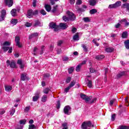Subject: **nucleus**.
<instances>
[{
  "label": "nucleus",
  "mask_w": 129,
  "mask_h": 129,
  "mask_svg": "<svg viewBox=\"0 0 129 129\" xmlns=\"http://www.w3.org/2000/svg\"><path fill=\"white\" fill-rule=\"evenodd\" d=\"M38 33H34L30 35H29V39H32V38H35V37H38Z\"/></svg>",
  "instance_id": "412c9836"
},
{
  "label": "nucleus",
  "mask_w": 129,
  "mask_h": 129,
  "mask_svg": "<svg viewBox=\"0 0 129 129\" xmlns=\"http://www.w3.org/2000/svg\"><path fill=\"white\" fill-rule=\"evenodd\" d=\"M76 84V82H75V81H73L71 82L69 85V87L71 88L72 87H73V86H74Z\"/></svg>",
  "instance_id": "c9c22d12"
},
{
  "label": "nucleus",
  "mask_w": 129,
  "mask_h": 129,
  "mask_svg": "<svg viewBox=\"0 0 129 129\" xmlns=\"http://www.w3.org/2000/svg\"><path fill=\"white\" fill-rule=\"evenodd\" d=\"M36 128V126L34 124H31L29 125V129H35Z\"/></svg>",
  "instance_id": "8fccbe9b"
},
{
  "label": "nucleus",
  "mask_w": 129,
  "mask_h": 129,
  "mask_svg": "<svg viewBox=\"0 0 129 129\" xmlns=\"http://www.w3.org/2000/svg\"><path fill=\"white\" fill-rule=\"evenodd\" d=\"M73 39L75 40V41H78L79 40V36H78V34H76L73 37Z\"/></svg>",
  "instance_id": "4c0bfd02"
},
{
  "label": "nucleus",
  "mask_w": 129,
  "mask_h": 129,
  "mask_svg": "<svg viewBox=\"0 0 129 129\" xmlns=\"http://www.w3.org/2000/svg\"><path fill=\"white\" fill-rule=\"evenodd\" d=\"M70 81H71V77H69L67 78L66 82V83H70Z\"/></svg>",
  "instance_id": "5fc2aeb1"
},
{
  "label": "nucleus",
  "mask_w": 129,
  "mask_h": 129,
  "mask_svg": "<svg viewBox=\"0 0 129 129\" xmlns=\"http://www.w3.org/2000/svg\"><path fill=\"white\" fill-rule=\"evenodd\" d=\"M123 8L124 9H126L127 11H129V4L126 3L123 5Z\"/></svg>",
  "instance_id": "a878e982"
},
{
  "label": "nucleus",
  "mask_w": 129,
  "mask_h": 129,
  "mask_svg": "<svg viewBox=\"0 0 129 129\" xmlns=\"http://www.w3.org/2000/svg\"><path fill=\"white\" fill-rule=\"evenodd\" d=\"M125 74V72H122L120 73H119L118 75H117V78H120L121 76H123Z\"/></svg>",
  "instance_id": "393cba45"
},
{
  "label": "nucleus",
  "mask_w": 129,
  "mask_h": 129,
  "mask_svg": "<svg viewBox=\"0 0 129 129\" xmlns=\"http://www.w3.org/2000/svg\"><path fill=\"white\" fill-rule=\"evenodd\" d=\"M62 19L63 20V21H64V22H67V21H69V18L66 16H63L62 17Z\"/></svg>",
  "instance_id": "13d9d810"
},
{
  "label": "nucleus",
  "mask_w": 129,
  "mask_h": 129,
  "mask_svg": "<svg viewBox=\"0 0 129 129\" xmlns=\"http://www.w3.org/2000/svg\"><path fill=\"white\" fill-rule=\"evenodd\" d=\"M45 10L47 12H50L51 10V6L49 5H46L45 6Z\"/></svg>",
  "instance_id": "a211bd4d"
},
{
  "label": "nucleus",
  "mask_w": 129,
  "mask_h": 129,
  "mask_svg": "<svg viewBox=\"0 0 129 129\" xmlns=\"http://www.w3.org/2000/svg\"><path fill=\"white\" fill-rule=\"evenodd\" d=\"M7 66H10L11 68H16V62L14 60L10 61L9 60L7 61Z\"/></svg>",
  "instance_id": "6e6552de"
},
{
  "label": "nucleus",
  "mask_w": 129,
  "mask_h": 129,
  "mask_svg": "<svg viewBox=\"0 0 129 129\" xmlns=\"http://www.w3.org/2000/svg\"><path fill=\"white\" fill-rule=\"evenodd\" d=\"M83 20L85 23H89V22L91 21L90 19L88 17L84 18Z\"/></svg>",
  "instance_id": "7c9ffc66"
},
{
  "label": "nucleus",
  "mask_w": 129,
  "mask_h": 129,
  "mask_svg": "<svg viewBox=\"0 0 129 129\" xmlns=\"http://www.w3.org/2000/svg\"><path fill=\"white\" fill-rule=\"evenodd\" d=\"M4 2L6 5L8 6L9 8H11L14 5V0H4Z\"/></svg>",
  "instance_id": "9d476101"
},
{
  "label": "nucleus",
  "mask_w": 129,
  "mask_h": 129,
  "mask_svg": "<svg viewBox=\"0 0 129 129\" xmlns=\"http://www.w3.org/2000/svg\"><path fill=\"white\" fill-rule=\"evenodd\" d=\"M37 3V0H33L32 5L34 8L36 7V3Z\"/></svg>",
  "instance_id": "338daca9"
},
{
  "label": "nucleus",
  "mask_w": 129,
  "mask_h": 129,
  "mask_svg": "<svg viewBox=\"0 0 129 129\" xmlns=\"http://www.w3.org/2000/svg\"><path fill=\"white\" fill-rule=\"evenodd\" d=\"M63 61H68L69 60V58L67 56H64L62 58Z\"/></svg>",
  "instance_id": "e2e57ef3"
},
{
  "label": "nucleus",
  "mask_w": 129,
  "mask_h": 129,
  "mask_svg": "<svg viewBox=\"0 0 129 129\" xmlns=\"http://www.w3.org/2000/svg\"><path fill=\"white\" fill-rule=\"evenodd\" d=\"M80 97L81 98H82V99H83L84 100H85V102H86V103H88V102H89V101H90L91 98H92V96H90L88 97L87 96H86V95L81 94L80 95Z\"/></svg>",
  "instance_id": "20e7f679"
},
{
  "label": "nucleus",
  "mask_w": 129,
  "mask_h": 129,
  "mask_svg": "<svg viewBox=\"0 0 129 129\" xmlns=\"http://www.w3.org/2000/svg\"><path fill=\"white\" fill-rule=\"evenodd\" d=\"M49 91H50V89H49V88H45L43 89V92L45 94H48L49 93Z\"/></svg>",
  "instance_id": "5701e85b"
},
{
  "label": "nucleus",
  "mask_w": 129,
  "mask_h": 129,
  "mask_svg": "<svg viewBox=\"0 0 129 129\" xmlns=\"http://www.w3.org/2000/svg\"><path fill=\"white\" fill-rule=\"evenodd\" d=\"M118 129H128V127H127V126H126L121 125V126H119V128Z\"/></svg>",
  "instance_id": "de8ad7c7"
},
{
  "label": "nucleus",
  "mask_w": 129,
  "mask_h": 129,
  "mask_svg": "<svg viewBox=\"0 0 129 129\" xmlns=\"http://www.w3.org/2000/svg\"><path fill=\"white\" fill-rule=\"evenodd\" d=\"M97 39H94L93 40V42L94 43L95 45H96V46H99V43H97Z\"/></svg>",
  "instance_id": "49530a36"
},
{
  "label": "nucleus",
  "mask_w": 129,
  "mask_h": 129,
  "mask_svg": "<svg viewBox=\"0 0 129 129\" xmlns=\"http://www.w3.org/2000/svg\"><path fill=\"white\" fill-rule=\"evenodd\" d=\"M86 80H87L86 84L88 87H89V88H92L93 85L92 84V81L91 80V76H87Z\"/></svg>",
  "instance_id": "f03ea898"
},
{
  "label": "nucleus",
  "mask_w": 129,
  "mask_h": 129,
  "mask_svg": "<svg viewBox=\"0 0 129 129\" xmlns=\"http://www.w3.org/2000/svg\"><path fill=\"white\" fill-rule=\"evenodd\" d=\"M76 9L78 13H82V12H84L85 11L83 8H80L77 6H76Z\"/></svg>",
  "instance_id": "f3484780"
},
{
  "label": "nucleus",
  "mask_w": 129,
  "mask_h": 129,
  "mask_svg": "<svg viewBox=\"0 0 129 129\" xmlns=\"http://www.w3.org/2000/svg\"><path fill=\"white\" fill-rule=\"evenodd\" d=\"M69 74H71L74 71V68L71 67V68L68 69Z\"/></svg>",
  "instance_id": "37998d69"
},
{
  "label": "nucleus",
  "mask_w": 129,
  "mask_h": 129,
  "mask_svg": "<svg viewBox=\"0 0 129 129\" xmlns=\"http://www.w3.org/2000/svg\"><path fill=\"white\" fill-rule=\"evenodd\" d=\"M121 5V2L120 1H118L114 4L110 5L108 7V9H115L116 8H118Z\"/></svg>",
  "instance_id": "39448f33"
},
{
  "label": "nucleus",
  "mask_w": 129,
  "mask_h": 129,
  "mask_svg": "<svg viewBox=\"0 0 129 129\" xmlns=\"http://www.w3.org/2000/svg\"><path fill=\"white\" fill-rule=\"evenodd\" d=\"M32 25H33L32 23H31L30 22H26L25 24V27H32Z\"/></svg>",
  "instance_id": "ea45409f"
},
{
  "label": "nucleus",
  "mask_w": 129,
  "mask_h": 129,
  "mask_svg": "<svg viewBox=\"0 0 129 129\" xmlns=\"http://www.w3.org/2000/svg\"><path fill=\"white\" fill-rule=\"evenodd\" d=\"M33 16H34V14L33 13V10H28L27 12L28 18H29V19H31V18H33Z\"/></svg>",
  "instance_id": "4468645a"
},
{
  "label": "nucleus",
  "mask_w": 129,
  "mask_h": 129,
  "mask_svg": "<svg viewBox=\"0 0 129 129\" xmlns=\"http://www.w3.org/2000/svg\"><path fill=\"white\" fill-rule=\"evenodd\" d=\"M9 49H10V47L9 46H3L2 47V49L4 50V52H7Z\"/></svg>",
  "instance_id": "f704fd0d"
},
{
  "label": "nucleus",
  "mask_w": 129,
  "mask_h": 129,
  "mask_svg": "<svg viewBox=\"0 0 129 129\" xmlns=\"http://www.w3.org/2000/svg\"><path fill=\"white\" fill-rule=\"evenodd\" d=\"M40 94H41V91L40 90H38L35 93V95L40 96Z\"/></svg>",
  "instance_id": "864d4df0"
},
{
  "label": "nucleus",
  "mask_w": 129,
  "mask_h": 129,
  "mask_svg": "<svg viewBox=\"0 0 129 129\" xmlns=\"http://www.w3.org/2000/svg\"><path fill=\"white\" fill-rule=\"evenodd\" d=\"M126 37H127V32H123L122 34V38L124 39V38H126Z\"/></svg>",
  "instance_id": "e433bc0d"
},
{
  "label": "nucleus",
  "mask_w": 129,
  "mask_h": 129,
  "mask_svg": "<svg viewBox=\"0 0 129 129\" xmlns=\"http://www.w3.org/2000/svg\"><path fill=\"white\" fill-rule=\"evenodd\" d=\"M6 15H7V11L5 10H3L1 11V19H0V22H2V21H4V20H5V17H6Z\"/></svg>",
  "instance_id": "9b49d317"
},
{
  "label": "nucleus",
  "mask_w": 129,
  "mask_h": 129,
  "mask_svg": "<svg viewBox=\"0 0 129 129\" xmlns=\"http://www.w3.org/2000/svg\"><path fill=\"white\" fill-rule=\"evenodd\" d=\"M82 1L81 0H77L76 2V5L80 6V5H82Z\"/></svg>",
  "instance_id": "052dcab7"
},
{
  "label": "nucleus",
  "mask_w": 129,
  "mask_h": 129,
  "mask_svg": "<svg viewBox=\"0 0 129 129\" xmlns=\"http://www.w3.org/2000/svg\"><path fill=\"white\" fill-rule=\"evenodd\" d=\"M58 8V6H54L52 10H51L52 13H56L57 12V8Z\"/></svg>",
  "instance_id": "a19ab883"
},
{
  "label": "nucleus",
  "mask_w": 129,
  "mask_h": 129,
  "mask_svg": "<svg viewBox=\"0 0 129 129\" xmlns=\"http://www.w3.org/2000/svg\"><path fill=\"white\" fill-rule=\"evenodd\" d=\"M11 13L13 17H16V16H17V10L13 9L11 11Z\"/></svg>",
  "instance_id": "6ab92c4d"
},
{
  "label": "nucleus",
  "mask_w": 129,
  "mask_h": 129,
  "mask_svg": "<svg viewBox=\"0 0 129 129\" xmlns=\"http://www.w3.org/2000/svg\"><path fill=\"white\" fill-rule=\"evenodd\" d=\"M81 64H79L76 68V71L77 72H79L80 71V69L81 68Z\"/></svg>",
  "instance_id": "79ce46f5"
},
{
  "label": "nucleus",
  "mask_w": 129,
  "mask_h": 129,
  "mask_svg": "<svg viewBox=\"0 0 129 129\" xmlns=\"http://www.w3.org/2000/svg\"><path fill=\"white\" fill-rule=\"evenodd\" d=\"M47 97L46 95H44L42 96L41 98V101L42 102H46L47 101Z\"/></svg>",
  "instance_id": "aec40b11"
},
{
  "label": "nucleus",
  "mask_w": 129,
  "mask_h": 129,
  "mask_svg": "<svg viewBox=\"0 0 129 129\" xmlns=\"http://www.w3.org/2000/svg\"><path fill=\"white\" fill-rule=\"evenodd\" d=\"M61 28L62 30H65L66 29H67L68 28V25L67 24L61 23L59 24V26H58Z\"/></svg>",
  "instance_id": "ddd939ff"
},
{
  "label": "nucleus",
  "mask_w": 129,
  "mask_h": 129,
  "mask_svg": "<svg viewBox=\"0 0 129 129\" xmlns=\"http://www.w3.org/2000/svg\"><path fill=\"white\" fill-rule=\"evenodd\" d=\"M71 88L69 86V87L65 88L64 92H66V93H67V92H68L70 90Z\"/></svg>",
  "instance_id": "4d7b16f0"
},
{
  "label": "nucleus",
  "mask_w": 129,
  "mask_h": 129,
  "mask_svg": "<svg viewBox=\"0 0 129 129\" xmlns=\"http://www.w3.org/2000/svg\"><path fill=\"white\" fill-rule=\"evenodd\" d=\"M26 121H27L26 120V119L21 120L20 121V124H25L26 123Z\"/></svg>",
  "instance_id": "6e6d98bb"
},
{
  "label": "nucleus",
  "mask_w": 129,
  "mask_h": 129,
  "mask_svg": "<svg viewBox=\"0 0 129 129\" xmlns=\"http://www.w3.org/2000/svg\"><path fill=\"white\" fill-rule=\"evenodd\" d=\"M112 51H113V48H112L109 47L105 49V51L107 52V53H110L112 52Z\"/></svg>",
  "instance_id": "bb28decb"
},
{
  "label": "nucleus",
  "mask_w": 129,
  "mask_h": 129,
  "mask_svg": "<svg viewBox=\"0 0 129 129\" xmlns=\"http://www.w3.org/2000/svg\"><path fill=\"white\" fill-rule=\"evenodd\" d=\"M90 72L91 73H94V72H95V70H94L93 68H90Z\"/></svg>",
  "instance_id": "0e129e2a"
},
{
  "label": "nucleus",
  "mask_w": 129,
  "mask_h": 129,
  "mask_svg": "<svg viewBox=\"0 0 129 129\" xmlns=\"http://www.w3.org/2000/svg\"><path fill=\"white\" fill-rule=\"evenodd\" d=\"M47 117H52V116H53V115H54V113H53V112H52V111H49L47 114Z\"/></svg>",
  "instance_id": "2f4dec72"
},
{
  "label": "nucleus",
  "mask_w": 129,
  "mask_h": 129,
  "mask_svg": "<svg viewBox=\"0 0 129 129\" xmlns=\"http://www.w3.org/2000/svg\"><path fill=\"white\" fill-rule=\"evenodd\" d=\"M3 46H11V43L10 41H5L3 43Z\"/></svg>",
  "instance_id": "c03bdc74"
},
{
  "label": "nucleus",
  "mask_w": 129,
  "mask_h": 129,
  "mask_svg": "<svg viewBox=\"0 0 129 129\" xmlns=\"http://www.w3.org/2000/svg\"><path fill=\"white\" fill-rule=\"evenodd\" d=\"M63 44V41L62 40H58L57 42V46H61Z\"/></svg>",
  "instance_id": "680f3d73"
},
{
  "label": "nucleus",
  "mask_w": 129,
  "mask_h": 129,
  "mask_svg": "<svg viewBox=\"0 0 129 129\" xmlns=\"http://www.w3.org/2000/svg\"><path fill=\"white\" fill-rule=\"evenodd\" d=\"M60 101H57V104L56 105V108H57V109H59V108H60Z\"/></svg>",
  "instance_id": "69168bd1"
},
{
  "label": "nucleus",
  "mask_w": 129,
  "mask_h": 129,
  "mask_svg": "<svg viewBox=\"0 0 129 129\" xmlns=\"http://www.w3.org/2000/svg\"><path fill=\"white\" fill-rule=\"evenodd\" d=\"M15 42L16 43V45L18 46L19 48H21L22 44L20 43V37L16 36L15 37Z\"/></svg>",
  "instance_id": "f8f14e48"
},
{
  "label": "nucleus",
  "mask_w": 129,
  "mask_h": 129,
  "mask_svg": "<svg viewBox=\"0 0 129 129\" xmlns=\"http://www.w3.org/2000/svg\"><path fill=\"white\" fill-rule=\"evenodd\" d=\"M39 98H40V96H37L35 95L33 97V101H37L38 99H39Z\"/></svg>",
  "instance_id": "cd10ccee"
},
{
  "label": "nucleus",
  "mask_w": 129,
  "mask_h": 129,
  "mask_svg": "<svg viewBox=\"0 0 129 129\" xmlns=\"http://www.w3.org/2000/svg\"><path fill=\"white\" fill-rule=\"evenodd\" d=\"M90 6H94L96 5V0H89Z\"/></svg>",
  "instance_id": "dca6fc26"
},
{
  "label": "nucleus",
  "mask_w": 129,
  "mask_h": 129,
  "mask_svg": "<svg viewBox=\"0 0 129 129\" xmlns=\"http://www.w3.org/2000/svg\"><path fill=\"white\" fill-rule=\"evenodd\" d=\"M115 100H116L115 99H112L110 101L109 104L111 106H112V105H113V103H114V102L115 101Z\"/></svg>",
  "instance_id": "a18cd8bd"
},
{
  "label": "nucleus",
  "mask_w": 129,
  "mask_h": 129,
  "mask_svg": "<svg viewBox=\"0 0 129 129\" xmlns=\"http://www.w3.org/2000/svg\"><path fill=\"white\" fill-rule=\"evenodd\" d=\"M124 45H125V48H126L127 49H129V40H126L124 42Z\"/></svg>",
  "instance_id": "473e14b6"
},
{
  "label": "nucleus",
  "mask_w": 129,
  "mask_h": 129,
  "mask_svg": "<svg viewBox=\"0 0 129 129\" xmlns=\"http://www.w3.org/2000/svg\"><path fill=\"white\" fill-rule=\"evenodd\" d=\"M91 126H92V127L94 126V125H92L91 121H86L82 124V129H90Z\"/></svg>",
  "instance_id": "f257e3e1"
},
{
  "label": "nucleus",
  "mask_w": 129,
  "mask_h": 129,
  "mask_svg": "<svg viewBox=\"0 0 129 129\" xmlns=\"http://www.w3.org/2000/svg\"><path fill=\"white\" fill-rule=\"evenodd\" d=\"M96 100H97V99L96 98H94L92 100L89 101L88 102V103H89V104H92V103H94V102H96Z\"/></svg>",
  "instance_id": "c85d7f7f"
},
{
  "label": "nucleus",
  "mask_w": 129,
  "mask_h": 129,
  "mask_svg": "<svg viewBox=\"0 0 129 129\" xmlns=\"http://www.w3.org/2000/svg\"><path fill=\"white\" fill-rule=\"evenodd\" d=\"M30 109H31V106L25 107V108L24 109V112H28Z\"/></svg>",
  "instance_id": "58836bf2"
},
{
  "label": "nucleus",
  "mask_w": 129,
  "mask_h": 129,
  "mask_svg": "<svg viewBox=\"0 0 129 129\" xmlns=\"http://www.w3.org/2000/svg\"><path fill=\"white\" fill-rule=\"evenodd\" d=\"M96 13H97V10H96V9H92L90 11V14H91V15H93Z\"/></svg>",
  "instance_id": "72a5a7b5"
},
{
  "label": "nucleus",
  "mask_w": 129,
  "mask_h": 129,
  "mask_svg": "<svg viewBox=\"0 0 129 129\" xmlns=\"http://www.w3.org/2000/svg\"><path fill=\"white\" fill-rule=\"evenodd\" d=\"M103 58H104V55H97V56H96V59L99 60H102Z\"/></svg>",
  "instance_id": "b1692460"
},
{
  "label": "nucleus",
  "mask_w": 129,
  "mask_h": 129,
  "mask_svg": "<svg viewBox=\"0 0 129 129\" xmlns=\"http://www.w3.org/2000/svg\"><path fill=\"white\" fill-rule=\"evenodd\" d=\"M37 50H38V48L37 47H34L33 49L34 55H36V52Z\"/></svg>",
  "instance_id": "774afa93"
},
{
  "label": "nucleus",
  "mask_w": 129,
  "mask_h": 129,
  "mask_svg": "<svg viewBox=\"0 0 129 129\" xmlns=\"http://www.w3.org/2000/svg\"><path fill=\"white\" fill-rule=\"evenodd\" d=\"M5 87L6 91H8L9 92H10V91H11V90L13 89V87L12 86L5 85Z\"/></svg>",
  "instance_id": "2eb2a0df"
},
{
  "label": "nucleus",
  "mask_w": 129,
  "mask_h": 129,
  "mask_svg": "<svg viewBox=\"0 0 129 129\" xmlns=\"http://www.w3.org/2000/svg\"><path fill=\"white\" fill-rule=\"evenodd\" d=\"M49 27L51 29H54V30L55 32H56V31H58L59 29V26L56 25V23L51 22L49 24Z\"/></svg>",
  "instance_id": "0eeeda50"
},
{
  "label": "nucleus",
  "mask_w": 129,
  "mask_h": 129,
  "mask_svg": "<svg viewBox=\"0 0 129 129\" xmlns=\"http://www.w3.org/2000/svg\"><path fill=\"white\" fill-rule=\"evenodd\" d=\"M16 112V109L15 108H13L11 111H10V114L11 115H14V113Z\"/></svg>",
  "instance_id": "09e8293b"
},
{
  "label": "nucleus",
  "mask_w": 129,
  "mask_h": 129,
  "mask_svg": "<svg viewBox=\"0 0 129 129\" xmlns=\"http://www.w3.org/2000/svg\"><path fill=\"white\" fill-rule=\"evenodd\" d=\"M20 79L22 80V81H25V80H29L30 78L28 77L27 73H23L21 74Z\"/></svg>",
  "instance_id": "1a4fd4ad"
},
{
  "label": "nucleus",
  "mask_w": 129,
  "mask_h": 129,
  "mask_svg": "<svg viewBox=\"0 0 129 129\" xmlns=\"http://www.w3.org/2000/svg\"><path fill=\"white\" fill-rule=\"evenodd\" d=\"M40 14H41V15H43V16H45L46 15L47 13H46V11H45V10L42 9L40 11Z\"/></svg>",
  "instance_id": "3c124183"
},
{
  "label": "nucleus",
  "mask_w": 129,
  "mask_h": 129,
  "mask_svg": "<svg viewBox=\"0 0 129 129\" xmlns=\"http://www.w3.org/2000/svg\"><path fill=\"white\" fill-rule=\"evenodd\" d=\"M45 50V46H41V50L40 51V54L42 55L44 53V51Z\"/></svg>",
  "instance_id": "603ef678"
},
{
  "label": "nucleus",
  "mask_w": 129,
  "mask_h": 129,
  "mask_svg": "<svg viewBox=\"0 0 129 129\" xmlns=\"http://www.w3.org/2000/svg\"><path fill=\"white\" fill-rule=\"evenodd\" d=\"M62 126L63 127L62 129H68V123L65 122L62 124Z\"/></svg>",
  "instance_id": "c756f323"
},
{
  "label": "nucleus",
  "mask_w": 129,
  "mask_h": 129,
  "mask_svg": "<svg viewBox=\"0 0 129 129\" xmlns=\"http://www.w3.org/2000/svg\"><path fill=\"white\" fill-rule=\"evenodd\" d=\"M82 47L83 48L84 51H87V47H86V45H85V44H82Z\"/></svg>",
  "instance_id": "bf43d9fd"
},
{
  "label": "nucleus",
  "mask_w": 129,
  "mask_h": 129,
  "mask_svg": "<svg viewBox=\"0 0 129 129\" xmlns=\"http://www.w3.org/2000/svg\"><path fill=\"white\" fill-rule=\"evenodd\" d=\"M11 23L12 25L15 26V25H17V24H18V20L17 19H13L11 20Z\"/></svg>",
  "instance_id": "4be33fe9"
},
{
  "label": "nucleus",
  "mask_w": 129,
  "mask_h": 129,
  "mask_svg": "<svg viewBox=\"0 0 129 129\" xmlns=\"http://www.w3.org/2000/svg\"><path fill=\"white\" fill-rule=\"evenodd\" d=\"M67 14L69 17V20L71 21H74L76 19V16L73 12H71L69 11L67 12Z\"/></svg>",
  "instance_id": "7ed1b4c3"
},
{
  "label": "nucleus",
  "mask_w": 129,
  "mask_h": 129,
  "mask_svg": "<svg viewBox=\"0 0 129 129\" xmlns=\"http://www.w3.org/2000/svg\"><path fill=\"white\" fill-rule=\"evenodd\" d=\"M71 107L69 105L66 106L63 109V112L65 114L69 115L71 113Z\"/></svg>",
  "instance_id": "423d86ee"
}]
</instances>
